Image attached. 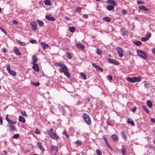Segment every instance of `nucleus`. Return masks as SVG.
Masks as SVG:
<instances>
[{
  "instance_id": "62",
  "label": "nucleus",
  "mask_w": 155,
  "mask_h": 155,
  "mask_svg": "<svg viewBox=\"0 0 155 155\" xmlns=\"http://www.w3.org/2000/svg\"><path fill=\"white\" fill-rule=\"evenodd\" d=\"M3 123L2 120V117L1 116H0V124H2Z\"/></svg>"
},
{
  "instance_id": "53",
  "label": "nucleus",
  "mask_w": 155,
  "mask_h": 155,
  "mask_svg": "<svg viewBox=\"0 0 155 155\" xmlns=\"http://www.w3.org/2000/svg\"><path fill=\"white\" fill-rule=\"evenodd\" d=\"M31 42L32 43H36V40L31 39L30 40Z\"/></svg>"
},
{
  "instance_id": "11",
  "label": "nucleus",
  "mask_w": 155,
  "mask_h": 155,
  "mask_svg": "<svg viewBox=\"0 0 155 155\" xmlns=\"http://www.w3.org/2000/svg\"><path fill=\"white\" fill-rule=\"evenodd\" d=\"M40 45L44 49H46L47 48H48L49 46L48 44L43 42H40Z\"/></svg>"
},
{
  "instance_id": "44",
  "label": "nucleus",
  "mask_w": 155,
  "mask_h": 155,
  "mask_svg": "<svg viewBox=\"0 0 155 155\" xmlns=\"http://www.w3.org/2000/svg\"><path fill=\"white\" fill-rule=\"evenodd\" d=\"M21 114L23 116H27V114L26 113L25 111H23V110H21Z\"/></svg>"
},
{
  "instance_id": "22",
  "label": "nucleus",
  "mask_w": 155,
  "mask_h": 155,
  "mask_svg": "<svg viewBox=\"0 0 155 155\" xmlns=\"http://www.w3.org/2000/svg\"><path fill=\"white\" fill-rule=\"evenodd\" d=\"M8 72L13 76H16L17 75L16 72L12 70L8 71Z\"/></svg>"
},
{
  "instance_id": "37",
  "label": "nucleus",
  "mask_w": 155,
  "mask_h": 155,
  "mask_svg": "<svg viewBox=\"0 0 155 155\" xmlns=\"http://www.w3.org/2000/svg\"><path fill=\"white\" fill-rule=\"evenodd\" d=\"M151 34L150 33H147L145 36V37L148 39L151 37Z\"/></svg>"
},
{
  "instance_id": "59",
  "label": "nucleus",
  "mask_w": 155,
  "mask_h": 155,
  "mask_svg": "<svg viewBox=\"0 0 155 155\" xmlns=\"http://www.w3.org/2000/svg\"><path fill=\"white\" fill-rule=\"evenodd\" d=\"M136 110V107H134L132 109V111L133 112H135Z\"/></svg>"
},
{
  "instance_id": "5",
  "label": "nucleus",
  "mask_w": 155,
  "mask_h": 155,
  "mask_svg": "<svg viewBox=\"0 0 155 155\" xmlns=\"http://www.w3.org/2000/svg\"><path fill=\"white\" fill-rule=\"evenodd\" d=\"M32 29L34 31H35L37 29V24L35 21H34L31 22L30 23Z\"/></svg>"
},
{
  "instance_id": "12",
  "label": "nucleus",
  "mask_w": 155,
  "mask_h": 155,
  "mask_svg": "<svg viewBox=\"0 0 155 155\" xmlns=\"http://www.w3.org/2000/svg\"><path fill=\"white\" fill-rule=\"evenodd\" d=\"M92 65L97 70H99L101 72H103V69L102 68H101L99 66L96 64L95 63H92Z\"/></svg>"
},
{
  "instance_id": "15",
  "label": "nucleus",
  "mask_w": 155,
  "mask_h": 155,
  "mask_svg": "<svg viewBox=\"0 0 155 155\" xmlns=\"http://www.w3.org/2000/svg\"><path fill=\"white\" fill-rule=\"evenodd\" d=\"M112 138L113 140L115 141H117L118 140V135L115 134H114L112 135Z\"/></svg>"
},
{
  "instance_id": "54",
  "label": "nucleus",
  "mask_w": 155,
  "mask_h": 155,
  "mask_svg": "<svg viewBox=\"0 0 155 155\" xmlns=\"http://www.w3.org/2000/svg\"><path fill=\"white\" fill-rule=\"evenodd\" d=\"M12 22L13 23V24H16V25H17L18 23L17 21L15 20H13L12 21Z\"/></svg>"
},
{
  "instance_id": "27",
  "label": "nucleus",
  "mask_w": 155,
  "mask_h": 155,
  "mask_svg": "<svg viewBox=\"0 0 155 155\" xmlns=\"http://www.w3.org/2000/svg\"><path fill=\"white\" fill-rule=\"evenodd\" d=\"M37 21L38 23L40 26L41 27H43L44 26V23L42 21L39 19H38Z\"/></svg>"
},
{
  "instance_id": "31",
  "label": "nucleus",
  "mask_w": 155,
  "mask_h": 155,
  "mask_svg": "<svg viewBox=\"0 0 155 155\" xmlns=\"http://www.w3.org/2000/svg\"><path fill=\"white\" fill-rule=\"evenodd\" d=\"M75 30V28L74 27H71L69 28V31L71 32H74Z\"/></svg>"
},
{
  "instance_id": "20",
  "label": "nucleus",
  "mask_w": 155,
  "mask_h": 155,
  "mask_svg": "<svg viewBox=\"0 0 155 155\" xmlns=\"http://www.w3.org/2000/svg\"><path fill=\"white\" fill-rule=\"evenodd\" d=\"M137 55L139 57H140L141 58H142L145 60L147 59V54H137Z\"/></svg>"
},
{
  "instance_id": "63",
  "label": "nucleus",
  "mask_w": 155,
  "mask_h": 155,
  "mask_svg": "<svg viewBox=\"0 0 155 155\" xmlns=\"http://www.w3.org/2000/svg\"><path fill=\"white\" fill-rule=\"evenodd\" d=\"M150 120L152 122L155 123V119L151 118L150 119Z\"/></svg>"
},
{
  "instance_id": "47",
  "label": "nucleus",
  "mask_w": 155,
  "mask_h": 155,
  "mask_svg": "<svg viewBox=\"0 0 155 155\" xmlns=\"http://www.w3.org/2000/svg\"><path fill=\"white\" fill-rule=\"evenodd\" d=\"M81 8L80 7H78L76 8V11L78 12H81Z\"/></svg>"
},
{
  "instance_id": "10",
  "label": "nucleus",
  "mask_w": 155,
  "mask_h": 155,
  "mask_svg": "<svg viewBox=\"0 0 155 155\" xmlns=\"http://www.w3.org/2000/svg\"><path fill=\"white\" fill-rule=\"evenodd\" d=\"M32 68L35 71L38 72L39 71V67L37 64H33Z\"/></svg>"
},
{
  "instance_id": "50",
  "label": "nucleus",
  "mask_w": 155,
  "mask_h": 155,
  "mask_svg": "<svg viewBox=\"0 0 155 155\" xmlns=\"http://www.w3.org/2000/svg\"><path fill=\"white\" fill-rule=\"evenodd\" d=\"M35 133L37 134H40V131L39 130L38 128H37L35 130Z\"/></svg>"
},
{
  "instance_id": "28",
  "label": "nucleus",
  "mask_w": 155,
  "mask_h": 155,
  "mask_svg": "<svg viewBox=\"0 0 155 155\" xmlns=\"http://www.w3.org/2000/svg\"><path fill=\"white\" fill-rule=\"evenodd\" d=\"M44 3L46 5H51V2L50 0H45L44 1Z\"/></svg>"
},
{
  "instance_id": "30",
  "label": "nucleus",
  "mask_w": 155,
  "mask_h": 155,
  "mask_svg": "<svg viewBox=\"0 0 155 155\" xmlns=\"http://www.w3.org/2000/svg\"><path fill=\"white\" fill-rule=\"evenodd\" d=\"M126 150V148H121V151L123 155H126L127 153Z\"/></svg>"
},
{
  "instance_id": "56",
  "label": "nucleus",
  "mask_w": 155,
  "mask_h": 155,
  "mask_svg": "<svg viewBox=\"0 0 155 155\" xmlns=\"http://www.w3.org/2000/svg\"><path fill=\"white\" fill-rule=\"evenodd\" d=\"M63 134L64 135L66 136L68 138H69V136L67 134V133H66V132L65 131H64L63 132Z\"/></svg>"
},
{
  "instance_id": "57",
  "label": "nucleus",
  "mask_w": 155,
  "mask_h": 155,
  "mask_svg": "<svg viewBox=\"0 0 155 155\" xmlns=\"http://www.w3.org/2000/svg\"><path fill=\"white\" fill-rule=\"evenodd\" d=\"M41 151H44L45 150V149L43 146H41L38 147Z\"/></svg>"
},
{
  "instance_id": "61",
  "label": "nucleus",
  "mask_w": 155,
  "mask_h": 155,
  "mask_svg": "<svg viewBox=\"0 0 155 155\" xmlns=\"http://www.w3.org/2000/svg\"><path fill=\"white\" fill-rule=\"evenodd\" d=\"M127 12L125 10H124L122 11V13L124 15H125L127 13Z\"/></svg>"
},
{
  "instance_id": "51",
  "label": "nucleus",
  "mask_w": 155,
  "mask_h": 155,
  "mask_svg": "<svg viewBox=\"0 0 155 155\" xmlns=\"http://www.w3.org/2000/svg\"><path fill=\"white\" fill-rule=\"evenodd\" d=\"M107 78L109 80H112L113 79L112 76L110 75H108L107 76Z\"/></svg>"
},
{
  "instance_id": "52",
  "label": "nucleus",
  "mask_w": 155,
  "mask_h": 155,
  "mask_svg": "<svg viewBox=\"0 0 155 155\" xmlns=\"http://www.w3.org/2000/svg\"><path fill=\"white\" fill-rule=\"evenodd\" d=\"M122 135L123 137L126 139L127 137L126 135V134L124 133L123 132H122Z\"/></svg>"
},
{
  "instance_id": "33",
  "label": "nucleus",
  "mask_w": 155,
  "mask_h": 155,
  "mask_svg": "<svg viewBox=\"0 0 155 155\" xmlns=\"http://www.w3.org/2000/svg\"><path fill=\"white\" fill-rule=\"evenodd\" d=\"M81 76L82 77L83 79L86 80L87 78V76L84 73H81Z\"/></svg>"
},
{
  "instance_id": "6",
  "label": "nucleus",
  "mask_w": 155,
  "mask_h": 155,
  "mask_svg": "<svg viewBox=\"0 0 155 155\" xmlns=\"http://www.w3.org/2000/svg\"><path fill=\"white\" fill-rule=\"evenodd\" d=\"M107 61L111 64H113L115 65H119L120 64L119 62L117 61L108 58L107 59Z\"/></svg>"
},
{
  "instance_id": "34",
  "label": "nucleus",
  "mask_w": 155,
  "mask_h": 155,
  "mask_svg": "<svg viewBox=\"0 0 155 155\" xmlns=\"http://www.w3.org/2000/svg\"><path fill=\"white\" fill-rule=\"evenodd\" d=\"M143 83L144 84V86L146 88H149L150 87V85L146 81H144L143 82Z\"/></svg>"
},
{
  "instance_id": "3",
  "label": "nucleus",
  "mask_w": 155,
  "mask_h": 155,
  "mask_svg": "<svg viewBox=\"0 0 155 155\" xmlns=\"http://www.w3.org/2000/svg\"><path fill=\"white\" fill-rule=\"evenodd\" d=\"M142 77L141 76L138 77L134 76L133 78L128 77L127 78V81L131 83L139 82L142 79Z\"/></svg>"
},
{
  "instance_id": "2",
  "label": "nucleus",
  "mask_w": 155,
  "mask_h": 155,
  "mask_svg": "<svg viewBox=\"0 0 155 155\" xmlns=\"http://www.w3.org/2000/svg\"><path fill=\"white\" fill-rule=\"evenodd\" d=\"M47 132L49 136L52 139L58 140L59 139L58 136L57 135L56 131L53 129L51 128L49 130L47 131Z\"/></svg>"
},
{
  "instance_id": "40",
  "label": "nucleus",
  "mask_w": 155,
  "mask_h": 155,
  "mask_svg": "<svg viewBox=\"0 0 155 155\" xmlns=\"http://www.w3.org/2000/svg\"><path fill=\"white\" fill-rule=\"evenodd\" d=\"M96 53L99 55H101V51L100 49H97L96 50Z\"/></svg>"
},
{
  "instance_id": "32",
  "label": "nucleus",
  "mask_w": 155,
  "mask_h": 155,
  "mask_svg": "<svg viewBox=\"0 0 155 155\" xmlns=\"http://www.w3.org/2000/svg\"><path fill=\"white\" fill-rule=\"evenodd\" d=\"M59 109L60 110L63 114H64L66 113V111L63 107H60Z\"/></svg>"
},
{
  "instance_id": "64",
  "label": "nucleus",
  "mask_w": 155,
  "mask_h": 155,
  "mask_svg": "<svg viewBox=\"0 0 155 155\" xmlns=\"http://www.w3.org/2000/svg\"><path fill=\"white\" fill-rule=\"evenodd\" d=\"M152 51L155 55V47L152 49Z\"/></svg>"
},
{
  "instance_id": "13",
  "label": "nucleus",
  "mask_w": 155,
  "mask_h": 155,
  "mask_svg": "<svg viewBox=\"0 0 155 155\" xmlns=\"http://www.w3.org/2000/svg\"><path fill=\"white\" fill-rule=\"evenodd\" d=\"M76 46L78 48L82 50L84 48V45L81 43H77Z\"/></svg>"
},
{
  "instance_id": "21",
  "label": "nucleus",
  "mask_w": 155,
  "mask_h": 155,
  "mask_svg": "<svg viewBox=\"0 0 155 155\" xmlns=\"http://www.w3.org/2000/svg\"><path fill=\"white\" fill-rule=\"evenodd\" d=\"M19 120L20 121L23 123H25V119L22 116H20L19 117Z\"/></svg>"
},
{
  "instance_id": "39",
  "label": "nucleus",
  "mask_w": 155,
  "mask_h": 155,
  "mask_svg": "<svg viewBox=\"0 0 155 155\" xmlns=\"http://www.w3.org/2000/svg\"><path fill=\"white\" fill-rule=\"evenodd\" d=\"M17 42L19 44H20V45H22L24 46V45H26V44H25V43L24 42L21 41L19 40L18 41H17Z\"/></svg>"
},
{
  "instance_id": "55",
  "label": "nucleus",
  "mask_w": 155,
  "mask_h": 155,
  "mask_svg": "<svg viewBox=\"0 0 155 155\" xmlns=\"http://www.w3.org/2000/svg\"><path fill=\"white\" fill-rule=\"evenodd\" d=\"M0 29H1V31H2L5 34H6L7 32L4 29L0 27Z\"/></svg>"
},
{
  "instance_id": "24",
  "label": "nucleus",
  "mask_w": 155,
  "mask_h": 155,
  "mask_svg": "<svg viewBox=\"0 0 155 155\" xmlns=\"http://www.w3.org/2000/svg\"><path fill=\"white\" fill-rule=\"evenodd\" d=\"M66 55L68 59H71L72 58V57L71 55V54L69 52L66 53Z\"/></svg>"
},
{
  "instance_id": "9",
  "label": "nucleus",
  "mask_w": 155,
  "mask_h": 155,
  "mask_svg": "<svg viewBox=\"0 0 155 155\" xmlns=\"http://www.w3.org/2000/svg\"><path fill=\"white\" fill-rule=\"evenodd\" d=\"M107 3L108 4H111L114 6H117L118 5L116 2L113 0H108L107 1Z\"/></svg>"
},
{
  "instance_id": "25",
  "label": "nucleus",
  "mask_w": 155,
  "mask_h": 155,
  "mask_svg": "<svg viewBox=\"0 0 155 155\" xmlns=\"http://www.w3.org/2000/svg\"><path fill=\"white\" fill-rule=\"evenodd\" d=\"M51 148L52 150L56 152H57L58 151V148L56 146L52 145L51 146Z\"/></svg>"
},
{
  "instance_id": "41",
  "label": "nucleus",
  "mask_w": 155,
  "mask_h": 155,
  "mask_svg": "<svg viewBox=\"0 0 155 155\" xmlns=\"http://www.w3.org/2000/svg\"><path fill=\"white\" fill-rule=\"evenodd\" d=\"M31 84L33 85H35V86H38L40 84V83L38 82L37 83L32 82Z\"/></svg>"
},
{
  "instance_id": "43",
  "label": "nucleus",
  "mask_w": 155,
  "mask_h": 155,
  "mask_svg": "<svg viewBox=\"0 0 155 155\" xmlns=\"http://www.w3.org/2000/svg\"><path fill=\"white\" fill-rule=\"evenodd\" d=\"M96 152L97 155H102L101 152L98 149L96 150Z\"/></svg>"
},
{
  "instance_id": "14",
  "label": "nucleus",
  "mask_w": 155,
  "mask_h": 155,
  "mask_svg": "<svg viewBox=\"0 0 155 155\" xmlns=\"http://www.w3.org/2000/svg\"><path fill=\"white\" fill-rule=\"evenodd\" d=\"M127 123L128 124H130L132 126H134L135 125L134 121L130 118H128Z\"/></svg>"
},
{
  "instance_id": "7",
  "label": "nucleus",
  "mask_w": 155,
  "mask_h": 155,
  "mask_svg": "<svg viewBox=\"0 0 155 155\" xmlns=\"http://www.w3.org/2000/svg\"><path fill=\"white\" fill-rule=\"evenodd\" d=\"M116 51L119 54V56L120 57H122L123 56V51L120 47H117L116 49Z\"/></svg>"
},
{
  "instance_id": "45",
  "label": "nucleus",
  "mask_w": 155,
  "mask_h": 155,
  "mask_svg": "<svg viewBox=\"0 0 155 155\" xmlns=\"http://www.w3.org/2000/svg\"><path fill=\"white\" fill-rule=\"evenodd\" d=\"M10 127L11 129L13 131L15 130L16 129L15 127L13 125H10Z\"/></svg>"
},
{
  "instance_id": "16",
  "label": "nucleus",
  "mask_w": 155,
  "mask_h": 155,
  "mask_svg": "<svg viewBox=\"0 0 155 155\" xmlns=\"http://www.w3.org/2000/svg\"><path fill=\"white\" fill-rule=\"evenodd\" d=\"M138 8L140 10H143L145 11H147L148 10V8L145 7L143 5H141L139 6Z\"/></svg>"
},
{
  "instance_id": "49",
  "label": "nucleus",
  "mask_w": 155,
  "mask_h": 155,
  "mask_svg": "<svg viewBox=\"0 0 155 155\" xmlns=\"http://www.w3.org/2000/svg\"><path fill=\"white\" fill-rule=\"evenodd\" d=\"M137 3L138 5L143 4L144 2L143 1H137Z\"/></svg>"
},
{
  "instance_id": "48",
  "label": "nucleus",
  "mask_w": 155,
  "mask_h": 155,
  "mask_svg": "<svg viewBox=\"0 0 155 155\" xmlns=\"http://www.w3.org/2000/svg\"><path fill=\"white\" fill-rule=\"evenodd\" d=\"M6 69H7V70H8V71H10V70H11L10 69V65L9 64H8L7 65Z\"/></svg>"
},
{
  "instance_id": "36",
  "label": "nucleus",
  "mask_w": 155,
  "mask_h": 155,
  "mask_svg": "<svg viewBox=\"0 0 155 155\" xmlns=\"http://www.w3.org/2000/svg\"><path fill=\"white\" fill-rule=\"evenodd\" d=\"M8 123H9L10 124H11V125H12L14 124H15L17 123L16 121H15L14 122L12 120H9L8 121Z\"/></svg>"
},
{
  "instance_id": "18",
  "label": "nucleus",
  "mask_w": 155,
  "mask_h": 155,
  "mask_svg": "<svg viewBox=\"0 0 155 155\" xmlns=\"http://www.w3.org/2000/svg\"><path fill=\"white\" fill-rule=\"evenodd\" d=\"M32 64H36V63L37 61V57L35 55H33L32 57Z\"/></svg>"
},
{
  "instance_id": "23",
  "label": "nucleus",
  "mask_w": 155,
  "mask_h": 155,
  "mask_svg": "<svg viewBox=\"0 0 155 155\" xmlns=\"http://www.w3.org/2000/svg\"><path fill=\"white\" fill-rule=\"evenodd\" d=\"M147 106L150 108H152V104L151 102L148 100L147 101Z\"/></svg>"
},
{
  "instance_id": "58",
  "label": "nucleus",
  "mask_w": 155,
  "mask_h": 155,
  "mask_svg": "<svg viewBox=\"0 0 155 155\" xmlns=\"http://www.w3.org/2000/svg\"><path fill=\"white\" fill-rule=\"evenodd\" d=\"M76 143H78L79 145H81V141L77 140L75 142Z\"/></svg>"
},
{
  "instance_id": "8",
  "label": "nucleus",
  "mask_w": 155,
  "mask_h": 155,
  "mask_svg": "<svg viewBox=\"0 0 155 155\" xmlns=\"http://www.w3.org/2000/svg\"><path fill=\"white\" fill-rule=\"evenodd\" d=\"M13 51L17 55L20 56L21 54V53L19 52L18 49L16 47H14Z\"/></svg>"
},
{
  "instance_id": "29",
  "label": "nucleus",
  "mask_w": 155,
  "mask_h": 155,
  "mask_svg": "<svg viewBox=\"0 0 155 155\" xmlns=\"http://www.w3.org/2000/svg\"><path fill=\"white\" fill-rule=\"evenodd\" d=\"M141 107L143 109L147 114H149V111L147 109V106H146L143 105Z\"/></svg>"
},
{
  "instance_id": "38",
  "label": "nucleus",
  "mask_w": 155,
  "mask_h": 155,
  "mask_svg": "<svg viewBox=\"0 0 155 155\" xmlns=\"http://www.w3.org/2000/svg\"><path fill=\"white\" fill-rule=\"evenodd\" d=\"M134 42L135 45L138 46L141 45L142 44V43L140 41H134Z\"/></svg>"
},
{
  "instance_id": "17",
  "label": "nucleus",
  "mask_w": 155,
  "mask_h": 155,
  "mask_svg": "<svg viewBox=\"0 0 155 155\" xmlns=\"http://www.w3.org/2000/svg\"><path fill=\"white\" fill-rule=\"evenodd\" d=\"M45 18L47 19L53 21L55 20V18L53 17H50V15H47L45 16Z\"/></svg>"
},
{
  "instance_id": "26",
  "label": "nucleus",
  "mask_w": 155,
  "mask_h": 155,
  "mask_svg": "<svg viewBox=\"0 0 155 155\" xmlns=\"http://www.w3.org/2000/svg\"><path fill=\"white\" fill-rule=\"evenodd\" d=\"M107 9L109 11H110L114 9V7L112 5H108L107 6Z\"/></svg>"
},
{
  "instance_id": "42",
  "label": "nucleus",
  "mask_w": 155,
  "mask_h": 155,
  "mask_svg": "<svg viewBox=\"0 0 155 155\" xmlns=\"http://www.w3.org/2000/svg\"><path fill=\"white\" fill-rule=\"evenodd\" d=\"M20 137V135L18 134H16L14 135L13 138L14 139H18Z\"/></svg>"
},
{
  "instance_id": "60",
  "label": "nucleus",
  "mask_w": 155,
  "mask_h": 155,
  "mask_svg": "<svg viewBox=\"0 0 155 155\" xmlns=\"http://www.w3.org/2000/svg\"><path fill=\"white\" fill-rule=\"evenodd\" d=\"M83 17L84 18H87L88 17V15L87 14H84L83 15Z\"/></svg>"
},
{
  "instance_id": "35",
  "label": "nucleus",
  "mask_w": 155,
  "mask_h": 155,
  "mask_svg": "<svg viewBox=\"0 0 155 155\" xmlns=\"http://www.w3.org/2000/svg\"><path fill=\"white\" fill-rule=\"evenodd\" d=\"M103 18V19L104 21H107V22H109L110 21V18L109 17H104Z\"/></svg>"
},
{
  "instance_id": "19",
  "label": "nucleus",
  "mask_w": 155,
  "mask_h": 155,
  "mask_svg": "<svg viewBox=\"0 0 155 155\" xmlns=\"http://www.w3.org/2000/svg\"><path fill=\"white\" fill-rule=\"evenodd\" d=\"M137 54H147V53L144 51H143L142 50H138L137 51Z\"/></svg>"
},
{
  "instance_id": "46",
  "label": "nucleus",
  "mask_w": 155,
  "mask_h": 155,
  "mask_svg": "<svg viewBox=\"0 0 155 155\" xmlns=\"http://www.w3.org/2000/svg\"><path fill=\"white\" fill-rule=\"evenodd\" d=\"M148 40V39L145 37H143L141 38V40L143 41H146Z\"/></svg>"
},
{
  "instance_id": "4",
  "label": "nucleus",
  "mask_w": 155,
  "mask_h": 155,
  "mask_svg": "<svg viewBox=\"0 0 155 155\" xmlns=\"http://www.w3.org/2000/svg\"><path fill=\"white\" fill-rule=\"evenodd\" d=\"M82 117L87 124L88 125L91 124V119L88 114L85 113H83L82 114Z\"/></svg>"
},
{
  "instance_id": "1",
  "label": "nucleus",
  "mask_w": 155,
  "mask_h": 155,
  "mask_svg": "<svg viewBox=\"0 0 155 155\" xmlns=\"http://www.w3.org/2000/svg\"><path fill=\"white\" fill-rule=\"evenodd\" d=\"M54 65L55 66H59L61 68L59 69V71L61 73H64V75L68 78L70 77V74L68 71V68L64 64H62L61 62H55Z\"/></svg>"
}]
</instances>
